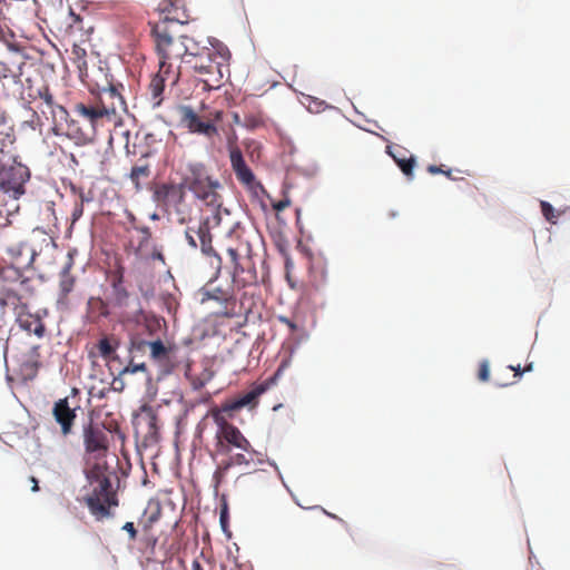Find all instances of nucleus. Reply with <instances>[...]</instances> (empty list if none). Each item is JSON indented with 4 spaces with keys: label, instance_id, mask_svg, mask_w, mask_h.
<instances>
[{
    "label": "nucleus",
    "instance_id": "a878e982",
    "mask_svg": "<svg viewBox=\"0 0 570 570\" xmlns=\"http://www.w3.org/2000/svg\"><path fill=\"white\" fill-rule=\"evenodd\" d=\"M181 9V0H161L158 3V11L164 16L160 21H167L170 27L175 23H185L187 16L179 12Z\"/></svg>",
    "mask_w": 570,
    "mask_h": 570
},
{
    "label": "nucleus",
    "instance_id": "4d7b16f0",
    "mask_svg": "<svg viewBox=\"0 0 570 570\" xmlns=\"http://www.w3.org/2000/svg\"><path fill=\"white\" fill-rule=\"evenodd\" d=\"M71 392L77 393V392H79V391H78V389L73 387V389L71 390Z\"/></svg>",
    "mask_w": 570,
    "mask_h": 570
},
{
    "label": "nucleus",
    "instance_id": "4c0bfd02",
    "mask_svg": "<svg viewBox=\"0 0 570 570\" xmlns=\"http://www.w3.org/2000/svg\"><path fill=\"white\" fill-rule=\"evenodd\" d=\"M85 193L81 190L79 193V199L75 203L73 209L71 212V220L72 224L76 223L83 214V203L87 202Z\"/></svg>",
    "mask_w": 570,
    "mask_h": 570
},
{
    "label": "nucleus",
    "instance_id": "f704fd0d",
    "mask_svg": "<svg viewBox=\"0 0 570 570\" xmlns=\"http://www.w3.org/2000/svg\"><path fill=\"white\" fill-rule=\"evenodd\" d=\"M87 306L89 317L99 318L109 315L108 304L100 297H90Z\"/></svg>",
    "mask_w": 570,
    "mask_h": 570
},
{
    "label": "nucleus",
    "instance_id": "a19ab883",
    "mask_svg": "<svg viewBox=\"0 0 570 570\" xmlns=\"http://www.w3.org/2000/svg\"><path fill=\"white\" fill-rule=\"evenodd\" d=\"M75 279L69 275L65 274L60 281V291L63 296H67L73 288Z\"/></svg>",
    "mask_w": 570,
    "mask_h": 570
},
{
    "label": "nucleus",
    "instance_id": "7ed1b4c3",
    "mask_svg": "<svg viewBox=\"0 0 570 570\" xmlns=\"http://www.w3.org/2000/svg\"><path fill=\"white\" fill-rule=\"evenodd\" d=\"M171 28L167 21L156 22L151 28L158 65L164 73H168V70L179 71L181 58L187 57L190 50L186 42L190 39L185 36L175 38Z\"/></svg>",
    "mask_w": 570,
    "mask_h": 570
},
{
    "label": "nucleus",
    "instance_id": "a211bd4d",
    "mask_svg": "<svg viewBox=\"0 0 570 570\" xmlns=\"http://www.w3.org/2000/svg\"><path fill=\"white\" fill-rule=\"evenodd\" d=\"M229 160L233 171L235 173V176L240 184L248 188H254L255 186L263 188L261 184L256 183L255 175L247 166L242 150L238 147L230 148Z\"/></svg>",
    "mask_w": 570,
    "mask_h": 570
},
{
    "label": "nucleus",
    "instance_id": "423d86ee",
    "mask_svg": "<svg viewBox=\"0 0 570 570\" xmlns=\"http://www.w3.org/2000/svg\"><path fill=\"white\" fill-rule=\"evenodd\" d=\"M89 479H96L97 485L94 488L92 493L86 498L87 507L97 520L111 517L110 508L118 505L116 493L111 489V482L106 476L100 464H95L90 471Z\"/></svg>",
    "mask_w": 570,
    "mask_h": 570
},
{
    "label": "nucleus",
    "instance_id": "dca6fc26",
    "mask_svg": "<svg viewBox=\"0 0 570 570\" xmlns=\"http://www.w3.org/2000/svg\"><path fill=\"white\" fill-rule=\"evenodd\" d=\"M185 237L188 244L194 248L198 246V239L203 254H205L206 256H215L220 263V257L217 255V253L212 246V235L209 232V224L207 220L200 222L196 228L188 227L185 232Z\"/></svg>",
    "mask_w": 570,
    "mask_h": 570
},
{
    "label": "nucleus",
    "instance_id": "79ce46f5",
    "mask_svg": "<svg viewBox=\"0 0 570 570\" xmlns=\"http://www.w3.org/2000/svg\"><path fill=\"white\" fill-rule=\"evenodd\" d=\"M138 371H142V372H146V365L145 363H140V364H134V362L131 361L122 371V374L126 375V374H134Z\"/></svg>",
    "mask_w": 570,
    "mask_h": 570
},
{
    "label": "nucleus",
    "instance_id": "c03bdc74",
    "mask_svg": "<svg viewBox=\"0 0 570 570\" xmlns=\"http://www.w3.org/2000/svg\"><path fill=\"white\" fill-rule=\"evenodd\" d=\"M291 206V200L288 197H285L276 203H273V208L277 213L283 212L285 208Z\"/></svg>",
    "mask_w": 570,
    "mask_h": 570
},
{
    "label": "nucleus",
    "instance_id": "f257e3e1",
    "mask_svg": "<svg viewBox=\"0 0 570 570\" xmlns=\"http://www.w3.org/2000/svg\"><path fill=\"white\" fill-rule=\"evenodd\" d=\"M35 293V281L27 276L23 271L13 265L0 268L1 317H4L9 312L17 317L19 313L29 309Z\"/></svg>",
    "mask_w": 570,
    "mask_h": 570
},
{
    "label": "nucleus",
    "instance_id": "39448f33",
    "mask_svg": "<svg viewBox=\"0 0 570 570\" xmlns=\"http://www.w3.org/2000/svg\"><path fill=\"white\" fill-rule=\"evenodd\" d=\"M230 52L227 47L218 43L210 48L204 47L199 51L188 52L186 62L199 75L206 76L205 82H219L223 77V68L227 66Z\"/></svg>",
    "mask_w": 570,
    "mask_h": 570
},
{
    "label": "nucleus",
    "instance_id": "393cba45",
    "mask_svg": "<svg viewBox=\"0 0 570 570\" xmlns=\"http://www.w3.org/2000/svg\"><path fill=\"white\" fill-rule=\"evenodd\" d=\"M21 51L22 47L19 43V51H12L14 58L10 63L0 61V82L4 79L20 80L22 68L26 66V56Z\"/></svg>",
    "mask_w": 570,
    "mask_h": 570
},
{
    "label": "nucleus",
    "instance_id": "bb28decb",
    "mask_svg": "<svg viewBox=\"0 0 570 570\" xmlns=\"http://www.w3.org/2000/svg\"><path fill=\"white\" fill-rule=\"evenodd\" d=\"M11 4L6 0H0V41L3 42L10 51H19V42L14 32L7 23L6 11H9Z\"/></svg>",
    "mask_w": 570,
    "mask_h": 570
},
{
    "label": "nucleus",
    "instance_id": "49530a36",
    "mask_svg": "<svg viewBox=\"0 0 570 570\" xmlns=\"http://www.w3.org/2000/svg\"><path fill=\"white\" fill-rule=\"evenodd\" d=\"M204 379L202 380H194L193 381V386L195 390H198V389H202L205 386V383L206 381H209L212 379V373H208V372H205L204 373Z\"/></svg>",
    "mask_w": 570,
    "mask_h": 570
},
{
    "label": "nucleus",
    "instance_id": "603ef678",
    "mask_svg": "<svg viewBox=\"0 0 570 570\" xmlns=\"http://www.w3.org/2000/svg\"><path fill=\"white\" fill-rule=\"evenodd\" d=\"M267 389H268V386H267V385H265V384H261L259 386H257L256 389L252 390L250 392H258V393H262V392H265Z\"/></svg>",
    "mask_w": 570,
    "mask_h": 570
},
{
    "label": "nucleus",
    "instance_id": "f8f14e48",
    "mask_svg": "<svg viewBox=\"0 0 570 570\" xmlns=\"http://www.w3.org/2000/svg\"><path fill=\"white\" fill-rule=\"evenodd\" d=\"M108 435L104 428L90 424L83 431L86 452L95 459L106 456L109 448Z\"/></svg>",
    "mask_w": 570,
    "mask_h": 570
},
{
    "label": "nucleus",
    "instance_id": "4468645a",
    "mask_svg": "<svg viewBox=\"0 0 570 570\" xmlns=\"http://www.w3.org/2000/svg\"><path fill=\"white\" fill-rule=\"evenodd\" d=\"M137 238H131L128 247L129 254L132 253L136 259L146 261L148 258L153 259H164L163 254L157 252L155 248L149 250L151 233L149 227H137Z\"/></svg>",
    "mask_w": 570,
    "mask_h": 570
},
{
    "label": "nucleus",
    "instance_id": "58836bf2",
    "mask_svg": "<svg viewBox=\"0 0 570 570\" xmlns=\"http://www.w3.org/2000/svg\"><path fill=\"white\" fill-rule=\"evenodd\" d=\"M540 207H541V212H542V215L544 216V218L551 223V224H556L557 223V216L554 214V208L552 207V205L546 200H541L540 203Z\"/></svg>",
    "mask_w": 570,
    "mask_h": 570
},
{
    "label": "nucleus",
    "instance_id": "ea45409f",
    "mask_svg": "<svg viewBox=\"0 0 570 570\" xmlns=\"http://www.w3.org/2000/svg\"><path fill=\"white\" fill-rule=\"evenodd\" d=\"M476 377L480 382H488L490 380V365L487 360L480 362Z\"/></svg>",
    "mask_w": 570,
    "mask_h": 570
},
{
    "label": "nucleus",
    "instance_id": "e433bc0d",
    "mask_svg": "<svg viewBox=\"0 0 570 570\" xmlns=\"http://www.w3.org/2000/svg\"><path fill=\"white\" fill-rule=\"evenodd\" d=\"M394 163L401 168L402 173L406 177L412 178L413 168H414V165H415L414 157H410L409 159H404V158H397L394 155Z\"/></svg>",
    "mask_w": 570,
    "mask_h": 570
},
{
    "label": "nucleus",
    "instance_id": "09e8293b",
    "mask_svg": "<svg viewBox=\"0 0 570 570\" xmlns=\"http://www.w3.org/2000/svg\"><path fill=\"white\" fill-rule=\"evenodd\" d=\"M226 522H227V510L224 509L220 513V523H222L223 528H225Z\"/></svg>",
    "mask_w": 570,
    "mask_h": 570
},
{
    "label": "nucleus",
    "instance_id": "864d4df0",
    "mask_svg": "<svg viewBox=\"0 0 570 570\" xmlns=\"http://www.w3.org/2000/svg\"><path fill=\"white\" fill-rule=\"evenodd\" d=\"M285 367V364L283 363L278 370L276 371V373L274 374V376L271 379V381H275L282 373L283 368Z\"/></svg>",
    "mask_w": 570,
    "mask_h": 570
},
{
    "label": "nucleus",
    "instance_id": "c9c22d12",
    "mask_svg": "<svg viewBox=\"0 0 570 570\" xmlns=\"http://www.w3.org/2000/svg\"><path fill=\"white\" fill-rule=\"evenodd\" d=\"M8 253L14 258H19L26 254L28 256V264H30L33 261L35 256V250L28 244L24 243L10 246L8 248Z\"/></svg>",
    "mask_w": 570,
    "mask_h": 570
},
{
    "label": "nucleus",
    "instance_id": "6e6552de",
    "mask_svg": "<svg viewBox=\"0 0 570 570\" xmlns=\"http://www.w3.org/2000/svg\"><path fill=\"white\" fill-rule=\"evenodd\" d=\"M179 122L191 134L213 138L218 135L216 122L222 120L219 110L197 114L190 106L178 107Z\"/></svg>",
    "mask_w": 570,
    "mask_h": 570
},
{
    "label": "nucleus",
    "instance_id": "f03ea898",
    "mask_svg": "<svg viewBox=\"0 0 570 570\" xmlns=\"http://www.w3.org/2000/svg\"><path fill=\"white\" fill-rule=\"evenodd\" d=\"M7 354L10 355L11 364V374L8 376L9 381L19 386L36 379L40 367L38 345L22 342L17 335H12L6 343Z\"/></svg>",
    "mask_w": 570,
    "mask_h": 570
},
{
    "label": "nucleus",
    "instance_id": "13d9d810",
    "mask_svg": "<svg viewBox=\"0 0 570 570\" xmlns=\"http://www.w3.org/2000/svg\"><path fill=\"white\" fill-rule=\"evenodd\" d=\"M105 395L106 394H104V393L98 394L99 399H102Z\"/></svg>",
    "mask_w": 570,
    "mask_h": 570
},
{
    "label": "nucleus",
    "instance_id": "5701e85b",
    "mask_svg": "<svg viewBox=\"0 0 570 570\" xmlns=\"http://www.w3.org/2000/svg\"><path fill=\"white\" fill-rule=\"evenodd\" d=\"M22 193H14L13 188L4 186L0 181V225H4L8 222V217L18 209V199L22 196Z\"/></svg>",
    "mask_w": 570,
    "mask_h": 570
},
{
    "label": "nucleus",
    "instance_id": "de8ad7c7",
    "mask_svg": "<svg viewBox=\"0 0 570 570\" xmlns=\"http://www.w3.org/2000/svg\"><path fill=\"white\" fill-rule=\"evenodd\" d=\"M30 481H31V485H32V487H31V490H32L33 492L39 491L38 480H37L35 476H31V478H30Z\"/></svg>",
    "mask_w": 570,
    "mask_h": 570
},
{
    "label": "nucleus",
    "instance_id": "cd10ccee",
    "mask_svg": "<svg viewBox=\"0 0 570 570\" xmlns=\"http://www.w3.org/2000/svg\"><path fill=\"white\" fill-rule=\"evenodd\" d=\"M53 415L56 421L61 425L62 433L68 434L76 417L75 410L71 409L68 403V397L59 400L55 404Z\"/></svg>",
    "mask_w": 570,
    "mask_h": 570
},
{
    "label": "nucleus",
    "instance_id": "2f4dec72",
    "mask_svg": "<svg viewBox=\"0 0 570 570\" xmlns=\"http://www.w3.org/2000/svg\"><path fill=\"white\" fill-rule=\"evenodd\" d=\"M12 142L9 134L0 131V176L4 175L9 163L13 159L10 150Z\"/></svg>",
    "mask_w": 570,
    "mask_h": 570
},
{
    "label": "nucleus",
    "instance_id": "37998d69",
    "mask_svg": "<svg viewBox=\"0 0 570 570\" xmlns=\"http://www.w3.org/2000/svg\"><path fill=\"white\" fill-rule=\"evenodd\" d=\"M141 411L149 414V416H150L149 428H150V430L155 431L156 430V415L154 414L151 406L144 404L141 406Z\"/></svg>",
    "mask_w": 570,
    "mask_h": 570
},
{
    "label": "nucleus",
    "instance_id": "5fc2aeb1",
    "mask_svg": "<svg viewBox=\"0 0 570 570\" xmlns=\"http://www.w3.org/2000/svg\"><path fill=\"white\" fill-rule=\"evenodd\" d=\"M392 151H393V148H392V145L391 144H387L386 147H385V153L392 157Z\"/></svg>",
    "mask_w": 570,
    "mask_h": 570
},
{
    "label": "nucleus",
    "instance_id": "412c9836",
    "mask_svg": "<svg viewBox=\"0 0 570 570\" xmlns=\"http://www.w3.org/2000/svg\"><path fill=\"white\" fill-rule=\"evenodd\" d=\"M178 79L179 71L168 70V73H164L163 69L159 68L158 72L153 77L148 87L154 107L160 106L163 101L165 83L169 82L170 85H176Z\"/></svg>",
    "mask_w": 570,
    "mask_h": 570
},
{
    "label": "nucleus",
    "instance_id": "9b49d317",
    "mask_svg": "<svg viewBox=\"0 0 570 570\" xmlns=\"http://www.w3.org/2000/svg\"><path fill=\"white\" fill-rule=\"evenodd\" d=\"M186 188L183 186V180L179 177V183H165L159 185L155 193V200L169 208L175 210L177 214H184V207L186 206Z\"/></svg>",
    "mask_w": 570,
    "mask_h": 570
},
{
    "label": "nucleus",
    "instance_id": "1a4fd4ad",
    "mask_svg": "<svg viewBox=\"0 0 570 570\" xmlns=\"http://www.w3.org/2000/svg\"><path fill=\"white\" fill-rule=\"evenodd\" d=\"M248 243H239L237 247H228L227 254L234 265L233 283L238 288L256 284L257 273L250 257Z\"/></svg>",
    "mask_w": 570,
    "mask_h": 570
},
{
    "label": "nucleus",
    "instance_id": "f3484780",
    "mask_svg": "<svg viewBox=\"0 0 570 570\" xmlns=\"http://www.w3.org/2000/svg\"><path fill=\"white\" fill-rule=\"evenodd\" d=\"M256 451L252 448V450L246 452H238L235 454H229L228 459L224 460L222 463H219L213 474V480L215 483V487L218 488L224 481L225 478L234 465H250L254 463V455Z\"/></svg>",
    "mask_w": 570,
    "mask_h": 570
},
{
    "label": "nucleus",
    "instance_id": "20e7f679",
    "mask_svg": "<svg viewBox=\"0 0 570 570\" xmlns=\"http://www.w3.org/2000/svg\"><path fill=\"white\" fill-rule=\"evenodd\" d=\"M183 186L204 205L218 208L222 197L218 189L222 187L218 179L214 178L208 168L202 163H188L179 170Z\"/></svg>",
    "mask_w": 570,
    "mask_h": 570
},
{
    "label": "nucleus",
    "instance_id": "6ab92c4d",
    "mask_svg": "<svg viewBox=\"0 0 570 570\" xmlns=\"http://www.w3.org/2000/svg\"><path fill=\"white\" fill-rule=\"evenodd\" d=\"M13 163H9L4 174L6 177L1 179V183L4 184V186H9L13 188L14 193H22L24 194V184L30 178V170L29 168L21 164L17 163L14 158L12 159Z\"/></svg>",
    "mask_w": 570,
    "mask_h": 570
},
{
    "label": "nucleus",
    "instance_id": "6e6d98bb",
    "mask_svg": "<svg viewBox=\"0 0 570 570\" xmlns=\"http://www.w3.org/2000/svg\"><path fill=\"white\" fill-rule=\"evenodd\" d=\"M284 322H286L291 327H294V325L291 323V321L284 318Z\"/></svg>",
    "mask_w": 570,
    "mask_h": 570
},
{
    "label": "nucleus",
    "instance_id": "4be33fe9",
    "mask_svg": "<svg viewBox=\"0 0 570 570\" xmlns=\"http://www.w3.org/2000/svg\"><path fill=\"white\" fill-rule=\"evenodd\" d=\"M16 321L19 327L28 335L35 334L38 338L45 337L47 328L42 317L38 313L32 314L29 309H24L22 313L18 314Z\"/></svg>",
    "mask_w": 570,
    "mask_h": 570
},
{
    "label": "nucleus",
    "instance_id": "72a5a7b5",
    "mask_svg": "<svg viewBox=\"0 0 570 570\" xmlns=\"http://www.w3.org/2000/svg\"><path fill=\"white\" fill-rule=\"evenodd\" d=\"M234 119L237 124H240L252 130L265 127L266 125V116L262 110L245 114L243 121L239 120L238 115H235Z\"/></svg>",
    "mask_w": 570,
    "mask_h": 570
},
{
    "label": "nucleus",
    "instance_id": "c756f323",
    "mask_svg": "<svg viewBox=\"0 0 570 570\" xmlns=\"http://www.w3.org/2000/svg\"><path fill=\"white\" fill-rule=\"evenodd\" d=\"M118 346L119 340L115 335H104L96 344L99 356L106 361L115 358Z\"/></svg>",
    "mask_w": 570,
    "mask_h": 570
},
{
    "label": "nucleus",
    "instance_id": "473e14b6",
    "mask_svg": "<svg viewBox=\"0 0 570 570\" xmlns=\"http://www.w3.org/2000/svg\"><path fill=\"white\" fill-rule=\"evenodd\" d=\"M151 175L150 166L147 163L132 166L129 178L137 191L142 189L144 184Z\"/></svg>",
    "mask_w": 570,
    "mask_h": 570
},
{
    "label": "nucleus",
    "instance_id": "ddd939ff",
    "mask_svg": "<svg viewBox=\"0 0 570 570\" xmlns=\"http://www.w3.org/2000/svg\"><path fill=\"white\" fill-rule=\"evenodd\" d=\"M111 288L112 294L110 298V303L115 307L125 308L129 307L131 303H135L134 313L140 314L142 312V308L140 306L139 299L136 297L135 299H131V295L126 289L124 285V268L118 267L117 271L112 275L111 279Z\"/></svg>",
    "mask_w": 570,
    "mask_h": 570
},
{
    "label": "nucleus",
    "instance_id": "a18cd8bd",
    "mask_svg": "<svg viewBox=\"0 0 570 570\" xmlns=\"http://www.w3.org/2000/svg\"><path fill=\"white\" fill-rule=\"evenodd\" d=\"M122 530H125L129 534L130 540H136V538H137V530H136V528H135L132 522H126L122 525Z\"/></svg>",
    "mask_w": 570,
    "mask_h": 570
},
{
    "label": "nucleus",
    "instance_id": "b1692460",
    "mask_svg": "<svg viewBox=\"0 0 570 570\" xmlns=\"http://www.w3.org/2000/svg\"><path fill=\"white\" fill-rule=\"evenodd\" d=\"M43 101V105L46 108H40L42 115H45L47 118V112L51 115L52 124L56 125L57 117H59L61 120L67 119L68 111L65 107L57 105L53 100V96L49 90L48 86H43L37 90V96Z\"/></svg>",
    "mask_w": 570,
    "mask_h": 570
},
{
    "label": "nucleus",
    "instance_id": "7c9ffc66",
    "mask_svg": "<svg viewBox=\"0 0 570 570\" xmlns=\"http://www.w3.org/2000/svg\"><path fill=\"white\" fill-rule=\"evenodd\" d=\"M140 345L148 346L150 356L158 362H169L174 352L171 346H165L160 340L154 342L142 341Z\"/></svg>",
    "mask_w": 570,
    "mask_h": 570
},
{
    "label": "nucleus",
    "instance_id": "aec40b11",
    "mask_svg": "<svg viewBox=\"0 0 570 570\" xmlns=\"http://www.w3.org/2000/svg\"><path fill=\"white\" fill-rule=\"evenodd\" d=\"M259 394H244V396L237 400H228L220 406L210 409L209 414L214 419V413L218 412L220 416L232 419L235 413L239 412L244 407L255 409L258 404Z\"/></svg>",
    "mask_w": 570,
    "mask_h": 570
},
{
    "label": "nucleus",
    "instance_id": "c85d7f7f",
    "mask_svg": "<svg viewBox=\"0 0 570 570\" xmlns=\"http://www.w3.org/2000/svg\"><path fill=\"white\" fill-rule=\"evenodd\" d=\"M531 365L521 370L520 365L517 367L509 365L501 370H498L494 374L493 383L495 387H507L511 384H514L523 372L530 371Z\"/></svg>",
    "mask_w": 570,
    "mask_h": 570
},
{
    "label": "nucleus",
    "instance_id": "8fccbe9b",
    "mask_svg": "<svg viewBox=\"0 0 570 570\" xmlns=\"http://www.w3.org/2000/svg\"><path fill=\"white\" fill-rule=\"evenodd\" d=\"M428 170H429L431 174L444 173L440 167H438V166H435V165H431V166H429Z\"/></svg>",
    "mask_w": 570,
    "mask_h": 570
},
{
    "label": "nucleus",
    "instance_id": "3c124183",
    "mask_svg": "<svg viewBox=\"0 0 570 570\" xmlns=\"http://www.w3.org/2000/svg\"><path fill=\"white\" fill-rule=\"evenodd\" d=\"M191 570H204V568H203V566L200 564L199 561L194 560L193 563H191Z\"/></svg>",
    "mask_w": 570,
    "mask_h": 570
},
{
    "label": "nucleus",
    "instance_id": "0eeeda50",
    "mask_svg": "<svg viewBox=\"0 0 570 570\" xmlns=\"http://www.w3.org/2000/svg\"><path fill=\"white\" fill-rule=\"evenodd\" d=\"M214 422L217 425L215 433L214 453L215 455H229L233 449L248 453L252 450L250 442L245 438L240 430L229 423L225 416H220L218 412L214 413Z\"/></svg>",
    "mask_w": 570,
    "mask_h": 570
},
{
    "label": "nucleus",
    "instance_id": "2eb2a0df",
    "mask_svg": "<svg viewBox=\"0 0 570 570\" xmlns=\"http://www.w3.org/2000/svg\"><path fill=\"white\" fill-rule=\"evenodd\" d=\"M95 102L104 110L114 108V121L118 125L121 121V112L126 111V101L117 86L110 85L102 88Z\"/></svg>",
    "mask_w": 570,
    "mask_h": 570
},
{
    "label": "nucleus",
    "instance_id": "9d476101",
    "mask_svg": "<svg viewBox=\"0 0 570 570\" xmlns=\"http://www.w3.org/2000/svg\"><path fill=\"white\" fill-rule=\"evenodd\" d=\"M75 112L87 120L91 127V132H80L79 140L83 144L92 140L98 127L117 126L114 121V108H110L109 111L107 109L102 110L95 101L76 104Z\"/></svg>",
    "mask_w": 570,
    "mask_h": 570
}]
</instances>
